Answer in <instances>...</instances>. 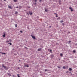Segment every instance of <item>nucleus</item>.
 I'll use <instances>...</instances> for the list:
<instances>
[{
    "mask_svg": "<svg viewBox=\"0 0 77 77\" xmlns=\"http://www.w3.org/2000/svg\"><path fill=\"white\" fill-rule=\"evenodd\" d=\"M4 65H5V64H2V67L4 68V69H5L6 70H8V68L6 66H5Z\"/></svg>",
    "mask_w": 77,
    "mask_h": 77,
    "instance_id": "1",
    "label": "nucleus"
},
{
    "mask_svg": "<svg viewBox=\"0 0 77 77\" xmlns=\"http://www.w3.org/2000/svg\"><path fill=\"white\" fill-rule=\"evenodd\" d=\"M31 36L33 38V39H36V38H35V36H33L32 35H31Z\"/></svg>",
    "mask_w": 77,
    "mask_h": 77,
    "instance_id": "2",
    "label": "nucleus"
},
{
    "mask_svg": "<svg viewBox=\"0 0 77 77\" xmlns=\"http://www.w3.org/2000/svg\"><path fill=\"white\" fill-rule=\"evenodd\" d=\"M59 2L60 5H61L62 3L61 2V0H59Z\"/></svg>",
    "mask_w": 77,
    "mask_h": 77,
    "instance_id": "3",
    "label": "nucleus"
},
{
    "mask_svg": "<svg viewBox=\"0 0 77 77\" xmlns=\"http://www.w3.org/2000/svg\"><path fill=\"white\" fill-rule=\"evenodd\" d=\"M42 50V49H41V48L38 49V51H41Z\"/></svg>",
    "mask_w": 77,
    "mask_h": 77,
    "instance_id": "4",
    "label": "nucleus"
},
{
    "mask_svg": "<svg viewBox=\"0 0 77 77\" xmlns=\"http://www.w3.org/2000/svg\"><path fill=\"white\" fill-rule=\"evenodd\" d=\"M8 8H10V9H12V6H9V5H8Z\"/></svg>",
    "mask_w": 77,
    "mask_h": 77,
    "instance_id": "5",
    "label": "nucleus"
},
{
    "mask_svg": "<svg viewBox=\"0 0 77 77\" xmlns=\"http://www.w3.org/2000/svg\"><path fill=\"white\" fill-rule=\"evenodd\" d=\"M54 57V55L52 54L51 55V58H53Z\"/></svg>",
    "mask_w": 77,
    "mask_h": 77,
    "instance_id": "6",
    "label": "nucleus"
},
{
    "mask_svg": "<svg viewBox=\"0 0 77 77\" xmlns=\"http://www.w3.org/2000/svg\"><path fill=\"white\" fill-rule=\"evenodd\" d=\"M29 14H30V15H32L33 14V13L32 12H31L30 13V12H29Z\"/></svg>",
    "mask_w": 77,
    "mask_h": 77,
    "instance_id": "7",
    "label": "nucleus"
},
{
    "mask_svg": "<svg viewBox=\"0 0 77 77\" xmlns=\"http://www.w3.org/2000/svg\"><path fill=\"white\" fill-rule=\"evenodd\" d=\"M72 69H71V68H69V71H72Z\"/></svg>",
    "mask_w": 77,
    "mask_h": 77,
    "instance_id": "8",
    "label": "nucleus"
},
{
    "mask_svg": "<svg viewBox=\"0 0 77 77\" xmlns=\"http://www.w3.org/2000/svg\"><path fill=\"white\" fill-rule=\"evenodd\" d=\"M15 15H17L18 14V12L16 11L15 12Z\"/></svg>",
    "mask_w": 77,
    "mask_h": 77,
    "instance_id": "9",
    "label": "nucleus"
},
{
    "mask_svg": "<svg viewBox=\"0 0 77 77\" xmlns=\"http://www.w3.org/2000/svg\"><path fill=\"white\" fill-rule=\"evenodd\" d=\"M5 36H6V34H4V35H3V37H5Z\"/></svg>",
    "mask_w": 77,
    "mask_h": 77,
    "instance_id": "10",
    "label": "nucleus"
},
{
    "mask_svg": "<svg viewBox=\"0 0 77 77\" xmlns=\"http://www.w3.org/2000/svg\"><path fill=\"white\" fill-rule=\"evenodd\" d=\"M50 53H52V50H51V49H50Z\"/></svg>",
    "mask_w": 77,
    "mask_h": 77,
    "instance_id": "11",
    "label": "nucleus"
},
{
    "mask_svg": "<svg viewBox=\"0 0 77 77\" xmlns=\"http://www.w3.org/2000/svg\"><path fill=\"white\" fill-rule=\"evenodd\" d=\"M45 12H47L48 11V10H47V9H45Z\"/></svg>",
    "mask_w": 77,
    "mask_h": 77,
    "instance_id": "12",
    "label": "nucleus"
},
{
    "mask_svg": "<svg viewBox=\"0 0 77 77\" xmlns=\"http://www.w3.org/2000/svg\"><path fill=\"white\" fill-rule=\"evenodd\" d=\"M75 50H74L73 51V53H75Z\"/></svg>",
    "mask_w": 77,
    "mask_h": 77,
    "instance_id": "13",
    "label": "nucleus"
},
{
    "mask_svg": "<svg viewBox=\"0 0 77 77\" xmlns=\"http://www.w3.org/2000/svg\"><path fill=\"white\" fill-rule=\"evenodd\" d=\"M63 21L62 20L61 21H60V23H63Z\"/></svg>",
    "mask_w": 77,
    "mask_h": 77,
    "instance_id": "14",
    "label": "nucleus"
},
{
    "mask_svg": "<svg viewBox=\"0 0 77 77\" xmlns=\"http://www.w3.org/2000/svg\"><path fill=\"white\" fill-rule=\"evenodd\" d=\"M71 10V12H72V11H73V9H72V8Z\"/></svg>",
    "mask_w": 77,
    "mask_h": 77,
    "instance_id": "15",
    "label": "nucleus"
},
{
    "mask_svg": "<svg viewBox=\"0 0 77 77\" xmlns=\"http://www.w3.org/2000/svg\"><path fill=\"white\" fill-rule=\"evenodd\" d=\"M60 54L61 56H63V55L62 54V53H60Z\"/></svg>",
    "mask_w": 77,
    "mask_h": 77,
    "instance_id": "16",
    "label": "nucleus"
},
{
    "mask_svg": "<svg viewBox=\"0 0 77 77\" xmlns=\"http://www.w3.org/2000/svg\"><path fill=\"white\" fill-rule=\"evenodd\" d=\"M19 8H22V7H21V6H19Z\"/></svg>",
    "mask_w": 77,
    "mask_h": 77,
    "instance_id": "17",
    "label": "nucleus"
},
{
    "mask_svg": "<svg viewBox=\"0 0 77 77\" xmlns=\"http://www.w3.org/2000/svg\"><path fill=\"white\" fill-rule=\"evenodd\" d=\"M60 17H58L57 18V20H60Z\"/></svg>",
    "mask_w": 77,
    "mask_h": 77,
    "instance_id": "18",
    "label": "nucleus"
},
{
    "mask_svg": "<svg viewBox=\"0 0 77 77\" xmlns=\"http://www.w3.org/2000/svg\"><path fill=\"white\" fill-rule=\"evenodd\" d=\"M15 27H17V24H15Z\"/></svg>",
    "mask_w": 77,
    "mask_h": 77,
    "instance_id": "19",
    "label": "nucleus"
},
{
    "mask_svg": "<svg viewBox=\"0 0 77 77\" xmlns=\"http://www.w3.org/2000/svg\"><path fill=\"white\" fill-rule=\"evenodd\" d=\"M20 33H23V31H20Z\"/></svg>",
    "mask_w": 77,
    "mask_h": 77,
    "instance_id": "20",
    "label": "nucleus"
},
{
    "mask_svg": "<svg viewBox=\"0 0 77 77\" xmlns=\"http://www.w3.org/2000/svg\"><path fill=\"white\" fill-rule=\"evenodd\" d=\"M63 68L64 69H65V66H63Z\"/></svg>",
    "mask_w": 77,
    "mask_h": 77,
    "instance_id": "21",
    "label": "nucleus"
},
{
    "mask_svg": "<svg viewBox=\"0 0 77 77\" xmlns=\"http://www.w3.org/2000/svg\"><path fill=\"white\" fill-rule=\"evenodd\" d=\"M62 25H63V26H64V25H65V24H64V23H62Z\"/></svg>",
    "mask_w": 77,
    "mask_h": 77,
    "instance_id": "22",
    "label": "nucleus"
},
{
    "mask_svg": "<svg viewBox=\"0 0 77 77\" xmlns=\"http://www.w3.org/2000/svg\"><path fill=\"white\" fill-rule=\"evenodd\" d=\"M2 54H6V53H2Z\"/></svg>",
    "mask_w": 77,
    "mask_h": 77,
    "instance_id": "23",
    "label": "nucleus"
},
{
    "mask_svg": "<svg viewBox=\"0 0 77 77\" xmlns=\"http://www.w3.org/2000/svg\"><path fill=\"white\" fill-rule=\"evenodd\" d=\"M69 9H72V8H71V7H69Z\"/></svg>",
    "mask_w": 77,
    "mask_h": 77,
    "instance_id": "24",
    "label": "nucleus"
},
{
    "mask_svg": "<svg viewBox=\"0 0 77 77\" xmlns=\"http://www.w3.org/2000/svg\"><path fill=\"white\" fill-rule=\"evenodd\" d=\"M9 44H10V45H12V43H9Z\"/></svg>",
    "mask_w": 77,
    "mask_h": 77,
    "instance_id": "25",
    "label": "nucleus"
},
{
    "mask_svg": "<svg viewBox=\"0 0 77 77\" xmlns=\"http://www.w3.org/2000/svg\"><path fill=\"white\" fill-rule=\"evenodd\" d=\"M27 15H29V13H28V12H27Z\"/></svg>",
    "mask_w": 77,
    "mask_h": 77,
    "instance_id": "26",
    "label": "nucleus"
},
{
    "mask_svg": "<svg viewBox=\"0 0 77 77\" xmlns=\"http://www.w3.org/2000/svg\"><path fill=\"white\" fill-rule=\"evenodd\" d=\"M12 40H11V39H9V41H10V42H11V41Z\"/></svg>",
    "mask_w": 77,
    "mask_h": 77,
    "instance_id": "27",
    "label": "nucleus"
},
{
    "mask_svg": "<svg viewBox=\"0 0 77 77\" xmlns=\"http://www.w3.org/2000/svg\"><path fill=\"white\" fill-rule=\"evenodd\" d=\"M57 68H58L60 69V67H59V66H58V67H57Z\"/></svg>",
    "mask_w": 77,
    "mask_h": 77,
    "instance_id": "28",
    "label": "nucleus"
},
{
    "mask_svg": "<svg viewBox=\"0 0 77 77\" xmlns=\"http://www.w3.org/2000/svg\"><path fill=\"white\" fill-rule=\"evenodd\" d=\"M7 42H9V41H7Z\"/></svg>",
    "mask_w": 77,
    "mask_h": 77,
    "instance_id": "29",
    "label": "nucleus"
},
{
    "mask_svg": "<svg viewBox=\"0 0 77 77\" xmlns=\"http://www.w3.org/2000/svg\"><path fill=\"white\" fill-rule=\"evenodd\" d=\"M26 66L27 67H29V66H28V65H26Z\"/></svg>",
    "mask_w": 77,
    "mask_h": 77,
    "instance_id": "30",
    "label": "nucleus"
},
{
    "mask_svg": "<svg viewBox=\"0 0 77 77\" xmlns=\"http://www.w3.org/2000/svg\"><path fill=\"white\" fill-rule=\"evenodd\" d=\"M55 15H57V14H56V13H54V14Z\"/></svg>",
    "mask_w": 77,
    "mask_h": 77,
    "instance_id": "31",
    "label": "nucleus"
},
{
    "mask_svg": "<svg viewBox=\"0 0 77 77\" xmlns=\"http://www.w3.org/2000/svg\"><path fill=\"white\" fill-rule=\"evenodd\" d=\"M25 48H27V47H25Z\"/></svg>",
    "mask_w": 77,
    "mask_h": 77,
    "instance_id": "32",
    "label": "nucleus"
},
{
    "mask_svg": "<svg viewBox=\"0 0 77 77\" xmlns=\"http://www.w3.org/2000/svg\"><path fill=\"white\" fill-rule=\"evenodd\" d=\"M17 0H14V2H15L16 1H17Z\"/></svg>",
    "mask_w": 77,
    "mask_h": 77,
    "instance_id": "33",
    "label": "nucleus"
},
{
    "mask_svg": "<svg viewBox=\"0 0 77 77\" xmlns=\"http://www.w3.org/2000/svg\"><path fill=\"white\" fill-rule=\"evenodd\" d=\"M35 2H37V0H35Z\"/></svg>",
    "mask_w": 77,
    "mask_h": 77,
    "instance_id": "34",
    "label": "nucleus"
},
{
    "mask_svg": "<svg viewBox=\"0 0 77 77\" xmlns=\"http://www.w3.org/2000/svg\"><path fill=\"white\" fill-rule=\"evenodd\" d=\"M8 74L9 75H10V74L9 73H8Z\"/></svg>",
    "mask_w": 77,
    "mask_h": 77,
    "instance_id": "35",
    "label": "nucleus"
},
{
    "mask_svg": "<svg viewBox=\"0 0 77 77\" xmlns=\"http://www.w3.org/2000/svg\"><path fill=\"white\" fill-rule=\"evenodd\" d=\"M34 5H36V3H34Z\"/></svg>",
    "mask_w": 77,
    "mask_h": 77,
    "instance_id": "36",
    "label": "nucleus"
},
{
    "mask_svg": "<svg viewBox=\"0 0 77 77\" xmlns=\"http://www.w3.org/2000/svg\"><path fill=\"white\" fill-rule=\"evenodd\" d=\"M56 17H58V15H56Z\"/></svg>",
    "mask_w": 77,
    "mask_h": 77,
    "instance_id": "37",
    "label": "nucleus"
},
{
    "mask_svg": "<svg viewBox=\"0 0 77 77\" xmlns=\"http://www.w3.org/2000/svg\"><path fill=\"white\" fill-rule=\"evenodd\" d=\"M41 1H42L41 0H39V2H41Z\"/></svg>",
    "mask_w": 77,
    "mask_h": 77,
    "instance_id": "38",
    "label": "nucleus"
},
{
    "mask_svg": "<svg viewBox=\"0 0 77 77\" xmlns=\"http://www.w3.org/2000/svg\"><path fill=\"white\" fill-rule=\"evenodd\" d=\"M18 8V6H17V7H16V8L17 9V8Z\"/></svg>",
    "mask_w": 77,
    "mask_h": 77,
    "instance_id": "39",
    "label": "nucleus"
},
{
    "mask_svg": "<svg viewBox=\"0 0 77 77\" xmlns=\"http://www.w3.org/2000/svg\"><path fill=\"white\" fill-rule=\"evenodd\" d=\"M28 8H30V7H28Z\"/></svg>",
    "mask_w": 77,
    "mask_h": 77,
    "instance_id": "40",
    "label": "nucleus"
},
{
    "mask_svg": "<svg viewBox=\"0 0 77 77\" xmlns=\"http://www.w3.org/2000/svg\"><path fill=\"white\" fill-rule=\"evenodd\" d=\"M66 68H67V69H68V67L67 66V67H66Z\"/></svg>",
    "mask_w": 77,
    "mask_h": 77,
    "instance_id": "41",
    "label": "nucleus"
},
{
    "mask_svg": "<svg viewBox=\"0 0 77 77\" xmlns=\"http://www.w3.org/2000/svg\"><path fill=\"white\" fill-rule=\"evenodd\" d=\"M45 71H47V69H45Z\"/></svg>",
    "mask_w": 77,
    "mask_h": 77,
    "instance_id": "42",
    "label": "nucleus"
},
{
    "mask_svg": "<svg viewBox=\"0 0 77 77\" xmlns=\"http://www.w3.org/2000/svg\"><path fill=\"white\" fill-rule=\"evenodd\" d=\"M25 67H26V65H25Z\"/></svg>",
    "mask_w": 77,
    "mask_h": 77,
    "instance_id": "43",
    "label": "nucleus"
},
{
    "mask_svg": "<svg viewBox=\"0 0 77 77\" xmlns=\"http://www.w3.org/2000/svg\"><path fill=\"white\" fill-rule=\"evenodd\" d=\"M17 75L18 76H19V74H17Z\"/></svg>",
    "mask_w": 77,
    "mask_h": 77,
    "instance_id": "44",
    "label": "nucleus"
},
{
    "mask_svg": "<svg viewBox=\"0 0 77 77\" xmlns=\"http://www.w3.org/2000/svg\"><path fill=\"white\" fill-rule=\"evenodd\" d=\"M68 32V33H70V32Z\"/></svg>",
    "mask_w": 77,
    "mask_h": 77,
    "instance_id": "45",
    "label": "nucleus"
},
{
    "mask_svg": "<svg viewBox=\"0 0 77 77\" xmlns=\"http://www.w3.org/2000/svg\"><path fill=\"white\" fill-rule=\"evenodd\" d=\"M69 42H71V41H69Z\"/></svg>",
    "mask_w": 77,
    "mask_h": 77,
    "instance_id": "46",
    "label": "nucleus"
},
{
    "mask_svg": "<svg viewBox=\"0 0 77 77\" xmlns=\"http://www.w3.org/2000/svg\"><path fill=\"white\" fill-rule=\"evenodd\" d=\"M50 27H51V26H49V28H50Z\"/></svg>",
    "mask_w": 77,
    "mask_h": 77,
    "instance_id": "47",
    "label": "nucleus"
},
{
    "mask_svg": "<svg viewBox=\"0 0 77 77\" xmlns=\"http://www.w3.org/2000/svg\"><path fill=\"white\" fill-rule=\"evenodd\" d=\"M21 61L20 60H19V62H20Z\"/></svg>",
    "mask_w": 77,
    "mask_h": 77,
    "instance_id": "48",
    "label": "nucleus"
},
{
    "mask_svg": "<svg viewBox=\"0 0 77 77\" xmlns=\"http://www.w3.org/2000/svg\"><path fill=\"white\" fill-rule=\"evenodd\" d=\"M66 72H68V71H67Z\"/></svg>",
    "mask_w": 77,
    "mask_h": 77,
    "instance_id": "49",
    "label": "nucleus"
},
{
    "mask_svg": "<svg viewBox=\"0 0 77 77\" xmlns=\"http://www.w3.org/2000/svg\"><path fill=\"white\" fill-rule=\"evenodd\" d=\"M4 1H6V0H4Z\"/></svg>",
    "mask_w": 77,
    "mask_h": 77,
    "instance_id": "50",
    "label": "nucleus"
},
{
    "mask_svg": "<svg viewBox=\"0 0 77 77\" xmlns=\"http://www.w3.org/2000/svg\"><path fill=\"white\" fill-rule=\"evenodd\" d=\"M75 45H77V44H76Z\"/></svg>",
    "mask_w": 77,
    "mask_h": 77,
    "instance_id": "51",
    "label": "nucleus"
},
{
    "mask_svg": "<svg viewBox=\"0 0 77 77\" xmlns=\"http://www.w3.org/2000/svg\"><path fill=\"white\" fill-rule=\"evenodd\" d=\"M18 69H20V68H18Z\"/></svg>",
    "mask_w": 77,
    "mask_h": 77,
    "instance_id": "52",
    "label": "nucleus"
}]
</instances>
